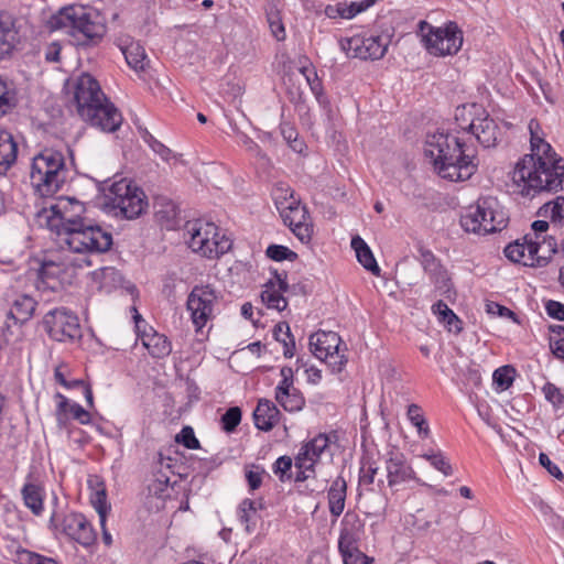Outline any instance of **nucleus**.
<instances>
[{"label": "nucleus", "instance_id": "1", "mask_svg": "<svg viewBox=\"0 0 564 564\" xmlns=\"http://www.w3.org/2000/svg\"><path fill=\"white\" fill-rule=\"evenodd\" d=\"M50 226L56 229L59 242L75 253H83V263L93 265L91 256L108 251L112 236L100 226L89 225L82 217L85 205L72 197H58L50 207Z\"/></svg>", "mask_w": 564, "mask_h": 564}, {"label": "nucleus", "instance_id": "2", "mask_svg": "<svg viewBox=\"0 0 564 564\" xmlns=\"http://www.w3.org/2000/svg\"><path fill=\"white\" fill-rule=\"evenodd\" d=\"M531 130V151L519 160L511 173L514 192L534 197L542 192H557L564 182V159L550 143Z\"/></svg>", "mask_w": 564, "mask_h": 564}, {"label": "nucleus", "instance_id": "3", "mask_svg": "<svg viewBox=\"0 0 564 564\" xmlns=\"http://www.w3.org/2000/svg\"><path fill=\"white\" fill-rule=\"evenodd\" d=\"M436 131L426 135L424 153L442 178L459 182L469 180L478 169V159L463 137Z\"/></svg>", "mask_w": 564, "mask_h": 564}, {"label": "nucleus", "instance_id": "4", "mask_svg": "<svg viewBox=\"0 0 564 564\" xmlns=\"http://www.w3.org/2000/svg\"><path fill=\"white\" fill-rule=\"evenodd\" d=\"M67 93L79 117L104 132H115L122 123L118 108L102 91L99 82L88 73L70 78L66 83Z\"/></svg>", "mask_w": 564, "mask_h": 564}, {"label": "nucleus", "instance_id": "5", "mask_svg": "<svg viewBox=\"0 0 564 564\" xmlns=\"http://www.w3.org/2000/svg\"><path fill=\"white\" fill-rule=\"evenodd\" d=\"M51 31L64 30L73 36L76 45H90L99 42L106 34L104 18L97 10L84 6L62 8L47 20Z\"/></svg>", "mask_w": 564, "mask_h": 564}, {"label": "nucleus", "instance_id": "6", "mask_svg": "<svg viewBox=\"0 0 564 564\" xmlns=\"http://www.w3.org/2000/svg\"><path fill=\"white\" fill-rule=\"evenodd\" d=\"M508 215L498 199L492 196L480 197L476 205L469 206L460 216V225L467 232L488 235L502 230Z\"/></svg>", "mask_w": 564, "mask_h": 564}, {"label": "nucleus", "instance_id": "7", "mask_svg": "<svg viewBox=\"0 0 564 564\" xmlns=\"http://www.w3.org/2000/svg\"><path fill=\"white\" fill-rule=\"evenodd\" d=\"M31 183L42 196L54 195L66 181L64 155L45 149L34 156L31 166Z\"/></svg>", "mask_w": 564, "mask_h": 564}, {"label": "nucleus", "instance_id": "8", "mask_svg": "<svg viewBox=\"0 0 564 564\" xmlns=\"http://www.w3.org/2000/svg\"><path fill=\"white\" fill-rule=\"evenodd\" d=\"M455 120L463 133H471L484 148L496 147L501 137L495 119L476 104L457 107Z\"/></svg>", "mask_w": 564, "mask_h": 564}, {"label": "nucleus", "instance_id": "9", "mask_svg": "<svg viewBox=\"0 0 564 564\" xmlns=\"http://www.w3.org/2000/svg\"><path fill=\"white\" fill-rule=\"evenodd\" d=\"M275 205L284 225L303 243H308L313 236V223L305 205L294 198V191L290 187L275 188Z\"/></svg>", "mask_w": 564, "mask_h": 564}, {"label": "nucleus", "instance_id": "10", "mask_svg": "<svg viewBox=\"0 0 564 564\" xmlns=\"http://www.w3.org/2000/svg\"><path fill=\"white\" fill-rule=\"evenodd\" d=\"M187 228L189 248L203 257L215 259L231 248V240L221 235L213 223L197 220L188 224Z\"/></svg>", "mask_w": 564, "mask_h": 564}, {"label": "nucleus", "instance_id": "11", "mask_svg": "<svg viewBox=\"0 0 564 564\" xmlns=\"http://www.w3.org/2000/svg\"><path fill=\"white\" fill-rule=\"evenodd\" d=\"M104 205L113 210L118 209L128 219H133L142 214L147 203L139 187L127 180H120L112 183L105 192Z\"/></svg>", "mask_w": 564, "mask_h": 564}, {"label": "nucleus", "instance_id": "12", "mask_svg": "<svg viewBox=\"0 0 564 564\" xmlns=\"http://www.w3.org/2000/svg\"><path fill=\"white\" fill-rule=\"evenodd\" d=\"M422 40L430 54L446 56L456 54L463 44V33L456 23L434 28L425 21L419 23Z\"/></svg>", "mask_w": 564, "mask_h": 564}, {"label": "nucleus", "instance_id": "13", "mask_svg": "<svg viewBox=\"0 0 564 564\" xmlns=\"http://www.w3.org/2000/svg\"><path fill=\"white\" fill-rule=\"evenodd\" d=\"M361 528L362 523L356 514L347 513L344 517L338 539V550L344 564H371L372 562V558L358 549Z\"/></svg>", "mask_w": 564, "mask_h": 564}, {"label": "nucleus", "instance_id": "14", "mask_svg": "<svg viewBox=\"0 0 564 564\" xmlns=\"http://www.w3.org/2000/svg\"><path fill=\"white\" fill-rule=\"evenodd\" d=\"M341 339L334 332L319 330L310 337V348L313 355L326 362L334 373L340 372L347 359L340 350Z\"/></svg>", "mask_w": 564, "mask_h": 564}, {"label": "nucleus", "instance_id": "15", "mask_svg": "<svg viewBox=\"0 0 564 564\" xmlns=\"http://www.w3.org/2000/svg\"><path fill=\"white\" fill-rule=\"evenodd\" d=\"M219 292L210 284L195 285L188 294L186 306L197 330L202 329L214 317Z\"/></svg>", "mask_w": 564, "mask_h": 564}, {"label": "nucleus", "instance_id": "16", "mask_svg": "<svg viewBox=\"0 0 564 564\" xmlns=\"http://www.w3.org/2000/svg\"><path fill=\"white\" fill-rule=\"evenodd\" d=\"M390 39L388 35H354L339 41L340 48L348 57L360 59H380L384 56Z\"/></svg>", "mask_w": 564, "mask_h": 564}, {"label": "nucleus", "instance_id": "17", "mask_svg": "<svg viewBox=\"0 0 564 564\" xmlns=\"http://www.w3.org/2000/svg\"><path fill=\"white\" fill-rule=\"evenodd\" d=\"M43 325L48 336L56 341H73L82 336L78 317L65 307L47 312Z\"/></svg>", "mask_w": 564, "mask_h": 564}, {"label": "nucleus", "instance_id": "18", "mask_svg": "<svg viewBox=\"0 0 564 564\" xmlns=\"http://www.w3.org/2000/svg\"><path fill=\"white\" fill-rule=\"evenodd\" d=\"M328 446V436L326 434H318L301 447L295 458V468L297 469L295 481H304L310 477L307 471H314V465Z\"/></svg>", "mask_w": 564, "mask_h": 564}, {"label": "nucleus", "instance_id": "19", "mask_svg": "<svg viewBox=\"0 0 564 564\" xmlns=\"http://www.w3.org/2000/svg\"><path fill=\"white\" fill-rule=\"evenodd\" d=\"M63 532L77 543L89 546L96 540V533L91 524L80 513H69L62 522Z\"/></svg>", "mask_w": 564, "mask_h": 564}, {"label": "nucleus", "instance_id": "20", "mask_svg": "<svg viewBox=\"0 0 564 564\" xmlns=\"http://www.w3.org/2000/svg\"><path fill=\"white\" fill-rule=\"evenodd\" d=\"M386 473L390 487L415 478L413 468L408 464L403 453L391 449L386 456Z\"/></svg>", "mask_w": 564, "mask_h": 564}, {"label": "nucleus", "instance_id": "21", "mask_svg": "<svg viewBox=\"0 0 564 564\" xmlns=\"http://www.w3.org/2000/svg\"><path fill=\"white\" fill-rule=\"evenodd\" d=\"M288 282L285 278L275 274L274 280H270L264 284V290L261 292V300L268 308H274L279 312L283 311L288 302L283 297L282 292L288 291Z\"/></svg>", "mask_w": 564, "mask_h": 564}, {"label": "nucleus", "instance_id": "22", "mask_svg": "<svg viewBox=\"0 0 564 564\" xmlns=\"http://www.w3.org/2000/svg\"><path fill=\"white\" fill-rule=\"evenodd\" d=\"M18 43V30L12 14L0 10V61L12 53Z\"/></svg>", "mask_w": 564, "mask_h": 564}, {"label": "nucleus", "instance_id": "23", "mask_svg": "<svg viewBox=\"0 0 564 564\" xmlns=\"http://www.w3.org/2000/svg\"><path fill=\"white\" fill-rule=\"evenodd\" d=\"M88 487L91 490L90 502L99 516L100 525L104 527L110 510V505L107 501L106 486L100 477L91 476L88 479Z\"/></svg>", "mask_w": 564, "mask_h": 564}, {"label": "nucleus", "instance_id": "24", "mask_svg": "<svg viewBox=\"0 0 564 564\" xmlns=\"http://www.w3.org/2000/svg\"><path fill=\"white\" fill-rule=\"evenodd\" d=\"M62 269L55 262H44L36 271L35 286L40 292L57 291L61 286L58 275Z\"/></svg>", "mask_w": 564, "mask_h": 564}, {"label": "nucleus", "instance_id": "25", "mask_svg": "<svg viewBox=\"0 0 564 564\" xmlns=\"http://www.w3.org/2000/svg\"><path fill=\"white\" fill-rule=\"evenodd\" d=\"M280 411L270 400H260L253 411L254 424L259 430L270 431L279 422Z\"/></svg>", "mask_w": 564, "mask_h": 564}, {"label": "nucleus", "instance_id": "26", "mask_svg": "<svg viewBox=\"0 0 564 564\" xmlns=\"http://www.w3.org/2000/svg\"><path fill=\"white\" fill-rule=\"evenodd\" d=\"M529 248H531L533 256V267L545 265L552 256L557 252V243L553 237L543 238L542 241H540V239L533 240V238L530 237Z\"/></svg>", "mask_w": 564, "mask_h": 564}, {"label": "nucleus", "instance_id": "27", "mask_svg": "<svg viewBox=\"0 0 564 564\" xmlns=\"http://www.w3.org/2000/svg\"><path fill=\"white\" fill-rule=\"evenodd\" d=\"M35 306L36 302L31 296L21 294L13 301L7 317L14 324H23L33 316Z\"/></svg>", "mask_w": 564, "mask_h": 564}, {"label": "nucleus", "instance_id": "28", "mask_svg": "<svg viewBox=\"0 0 564 564\" xmlns=\"http://www.w3.org/2000/svg\"><path fill=\"white\" fill-rule=\"evenodd\" d=\"M18 155V144L11 133L0 130V175L6 174L14 164Z\"/></svg>", "mask_w": 564, "mask_h": 564}, {"label": "nucleus", "instance_id": "29", "mask_svg": "<svg viewBox=\"0 0 564 564\" xmlns=\"http://www.w3.org/2000/svg\"><path fill=\"white\" fill-rule=\"evenodd\" d=\"M376 0H362L360 2H351L349 6L345 3L329 4L325 8V14L329 19L344 18L351 19L375 3Z\"/></svg>", "mask_w": 564, "mask_h": 564}, {"label": "nucleus", "instance_id": "30", "mask_svg": "<svg viewBox=\"0 0 564 564\" xmlns=\"http://www.w3.org/2000/svg\"><path fill=\"white\" fill-rule=\"evenodd\" d=\"M347 484L343 477H337L328 490V507L333 517H339L345 508Z\"/></svg>", "mask_w": 564, "mask_h": 564}, {"label": "nucleus", "instance_id": "31", "mask_svg": "<svg viewBox=\"0 0 564 564\" xmlns=\"http://www.w3.org/2000/svg\"><path fill=\"white\" fill-rule=\"evenodd\" d=\"M351 248L355 250L359 263L373 275L379 276L380 268L365 240L359 236L354 237L351 239Z\"/></svg>", "mask_w": 564, "mask_h": 564}, {"label": "nucleus", "instance_id": "32", "mask_svg": "<svg viewBox=\"0 0 564 564\" xmlns=\"http://www.w3.org/2000/svg\"><path fill=\"white\" fill-rule=\"evenodd\" d=\"M143 346L154 358H163L169 356L172 348L167 338L156 332L144 333L141 337Z\"/></svg>", "mask_w": 564, "mask_h": 564}, {"label": "nucleus", "instance_id": "33", "mask_svg": "<svg viewBox=\"0 0 564 564\" xmlns=\"http://www.w3.org/2000/svg\"><path fill=\"white\" fill-rule=\"evenodd\" d=\"M263 505L261 501H256L251 499H245L241 501L238 508V516L241 523L245 525V529L248 533H251L256 530L259 517L258 510L262 509Z\"/></svg>", "mask_w": 564, "mask_h": 564}, {"label": "nucleus", "instance_id": "34", "mask_svg": "<svg viewBox=\"0 0 564 564\" xmlns=\"http://www.w3.org/2000/svg\"><path fill=\"white\" fill-rule=\"evenodd\" d=\"M530 236L527 235L523 239V242H519L518 240L509 243L505 248V256L516 263H521L527 267H533L532 262V252L531 248H529Z\"/></svg>", "mask_w": 564, "mask_h": 564}, {"label": "nucleus", "instance_id": "35", "mask_svg": "<svg viewBox=\"0 0 564 564\" xmlns=\"http://www.w3.org/2000/svg\"><path fill=\"white\" fill-rule=\"evenodd\" d=\"M21 495L25 507L29 508L33 514L40 516L43 512L44 492L41 486L26 482L21 490Z\"/></svg>", "mask_w": 564, "mask_h": 564}, {"label": "nucleus", "instance_id": "36", "mask_svg": "<svg viewBox=\"0 0 564 564\" xmlns=\"http://www.w3.org/2000/svg\"><path fill=\"white\" fill-rule=\"evenodd\" d=\"M122 52L128 65L135 72H143L149 66L150 61L147 57L143 46L139 43H130Z\"/></svg>", "mask_w": 564, "mask_h": 564}, {"label": "nucleus", "instance_id": "37", "mask_svg": "<svg viewBox=\"0 0 564 564\" xmlns=\"http://www.w3.org/2000/svg\"><path fill=\"white\" fill-rule=\"evenodd\" d=\"M149 494L160 499L170 497L172 486L171 478L167 473H153V480L148 486Z\"/></svg>", "mask_w": 564, "mask_h": 564}, {"label": "nucleus", "instance_id": "38", "mask_svg": "<svg viewBox=\"0 0 564 564\" xmlns=\"http://www.w3.org/2000/svg\"><path fill=\"white\" fill-rule=\"evenodd\" d=\"M432 311L435 315L438 316V319L441 322L445 323L448 326L449 330H462L460 319L443 301H438L435 304H433Z\"/></svg>", "mask_w": 564, "mask_h": 564}, {"label": "nucleus", "instance_id": "39", "mask_svg": "<svg viewBox=\"0 0 564 564\" xmlns=\"http://www.w3.org/2000/svg\"><path fill=\"white\" fill-rule=\"evenodd\" d=\"M539 216L550 217L553 223L564 225V196L544 204L538 212Z\"/></svg>", "mask_w": 564, "mask_h": 564}, {"label": "nucleus", "instance_id": "40", "mask_svg": "<svg viewBox=\"0 0 564 564\" xmlns=\"http://www.w3.org/2000/svg\"><path fill=\"white\" fill-rule=\"evenodd\" d=\"M276 402L288 412H296L305 405V399L299 389L275 397Z\"/></svg>", "mask_w": 564, "mask_h": 564}, {"label": "nucleus", "instance_id": "41", "mask_svg": "<svg viewBox=\"0 0 564 564\" xmlns=\"http://www.w3.org/2000/svg\"><path fill=\"white\" fill-rule=\"evenodd\" d=\"M57 397L61 399V402L58 404V412L68 411L73 415V417L80 424H88L90 422L91 417L89 412L86 411L80 404H69L67 399L59 393L57 394Z\"/></svg>", "mask_w": 564, "mask_h": 564}, {"label": "nucleus", "instance_id": "42", "mask_svg": "<svg viewBox=\"0 0 564 564\" xmlns=\"http://www.w3.org/2000/svg\"><path fill=\"white\" fill-rule=\"evenodd\" d=\"M14 561L18 564H58L53 557L43 556L21 547L15 551Z\"/></svg>", "mask_w": 564, "mask_h": 564}, {"label": "nucleus", "instance_id": "43", "mask_svg": "<svg viewBox=\"0 0 564 564\" xmlns=\"http://www.w3.org/2000/svg\"><path fill=\"white\" fill-rule=\"evenodd\" d=\"M267 20L271 34L278 41H284L286 37L285 28L282 22L281 13L275 7H271L267 10Z\"/></svg>", "mask_w": 564, "mask_h": 564}, {"label": "nucleus", "instance_id": "44", "mask_svg": "<svg viewBox=\"0 0 564 564\" xmlns=\"http://www.w3.org/2000/svg\"><path fill=\"white\" fill-rule=\"evenodd\" d=\"M514 375L516 369L512 366H502L495 370L492 381L500 390L503 391L512 386Z\"/></svg>", "mask_w": 564, "mask_h": 564}, {"label": "nucleus", "instance_id": "45", "mask_svg": "<svg viewBox=\"0 0 564 564\" xmlns=\"http://www.w3.org/2000/svg\"><path fill=\"white\" fill-rule=\"evenodd\" d=\"M408 419L417 429L420 435L427 437L430 429L422 413V409L417 404H411L408 408Z\"/></svg>", "mask_w": 564, "mask_h": 564}, {"label": "nucleus", "instance_id": "46", "mask_svg": "<svg viewBox=\"0 0 564 564\" xmlns=\"http://www.w3.org/2000/svg\"><path fill=\"white\" fill-rule=\"evenodd\" d=\"M283 139L289 143L293 151L302 153L305 145L304 142L299 140L297 130L289 122H283L280 126Z\"/></svg>", "mask_w": 564, "mask_h": 564}, {"label": "nucleus", "instance_id": "47", "mask_svg": "<svg viewBox=\"0 0 564 564\" xmlns=\"http://www.w3.org/2000/svg\"><path fill=\"white\" fill-rule=\"evenodd\" d=\"M432 282L435 284V288L443 294L449 296V293L453 290V284L449 278L447 270L444 268L438 269L437 271L430 274Z\"/></svg>", "mask_w": 564, "mask_h": 564}, {"label": "nucleus", "instance_id": "48", "mask_svg": "<svg viewBox=\"0 0 564 564\" xmlns=\"http://www.w3.org/2000/svg\"><path fill=\"white\" fill-rule=\"evenodd\" d=\"M419 260L424 269V271L430 275L438 269L443 268L440 261L435 258L434 253L424 248L423 246L419 247Z\"/></svg>", "mask_w": 564, "mask_h": 564}, {"label": "nucleus", "instance_id": "49", "mask_svg": "<svg viewBox=\"0 0 564 564\" xmlns=\"http://www.w3.org/2000/svg\"><path fill=\"white\" fill-rule=\"evenodd\" d=\"M265 254L268 258L274 261H294L297 259V253L281 245H270L267 248Z\"/></svg>", "mask_w": 564, "mask_h": 564}, {"label": "nucleus", "instance_id": "50", "mask_svg": "<svg viewBox=\"0 0 564 564\" xmlns=\"http://www.w3.org/2000/svg\"><path fill=\"white\" fill-rule=\"evenodd\" d=\"M142 139L162 160L170 161L174 156L171 149L156 140L149 131H144Z\"/></svg>", "mask_w": 564, "mask_h": 564}, {"label": "nucleus", "instance_id": "51", "mask_svg": "<svg viewBox=\"0 0 564 564\" xmlns=\"http://www.w3.org/2000/svg\"><path fill=\"white\" fill-rule=\"evenodd\" d=\"M241 421V410L238 406L229 408L221 416L223 429L232 432Z\"/></svg>", "mask_w": 564, "mask_h": 564}, {"label": "nucleus", "instance_id": "52", "mask_svg": "<svg viewBox=\"0 0 564 564\" xmlns=\"http://www.w3.org/2000/svg\"><path fill=\"white\" fill-rule=\"evenodd\" d=\"M280 375L282 380L275 388V397H279V394H285L288 391L296 389L294 387L293 370L291 367H282Z\"/></svg>", "mask_w": 564, "mask_h": 564}, {"label": "nucleus", "instance_id": "53", "mask_svg": "<svg viewBox=\"0 0 564 564\" xmlns=\"http://www.w3.org/2000/svg\"><path fill=\"white\" fill-rule=\"evenodd\" d=\"M542 392L545 399L553 404V406L560 409L564 405V395L561 390L552 382H546Z\"/></svg>", "mask_w": 564, "mask_h": 564}, {"label": "nucleus", "instance_id": "54", "mask_svg": "<svg viewBox=\"0 0 564 564\" xmlns=\"http://www.w3.org/2000/svg\"><path fill=\"white\" fill-rule=\"evenodd\" d=\"M175 441L183 444L188 449L199 448V441L196 438L191 426H184L176 435Z\"/></svg>", "mask_w": 564, "mask_h": 564}, {"label": "nucleus", "instance_id": "55", "mask_svg": "<svg viewBox=\"0 0 564 564\" xmlns=\"http://www.w3.org/2000/svg\"><path fill=\"white\" fill-rule=\"evenodd\" d=\"M423 457L426 458L434 468L443 473L445 476H451L453 474L451 464L442 454H424Z\"/></svg>", "mask_w": 564, "mask_h": 564}, {"label": "nucleus", "instance_id": "56", "mask_svg": "<svg viewBox=\"0 0 564 564\" xmlns=\"http://www.w3.org/2000/svg\"><path fill=\"white\" fill-rule=\"evenodd\" d=\"M292 459L289 456H281L276 459L273 466V471L279 476L281 481L291 478Z\"/></svg>", "mask_w": 564, "mask_h": 564}, {"label": "nucleus", "instance_id": "57", "mask_svg": "<svg viewBox=\"0 0 564 564\" xmlns=\"http://www.w3.org/2000/svg\"><path fill=\"white\" fill-rule=\"evenodd\" d=\"M177 460L170 456H164L163 454H159V458L154 466L155 474L167 473L169 476L174 475V468L176 467Z\"/></svg>", "mask_w": 564, "mask_h": 564}, {"label": "nucleus", "instance_id": "58", "mask_svg": "<svg viewBox=\"0 0 564 564\" xmlns=\"http://www.w3.org/2000/svg\"><path fill=\"white\" fill-rule=\"evenodd\" d=\"M13 107V98L7 84L0 79V117Z\"/></svg>", "mask_w": 564, "mask_h": 564}, {"label": "nucleus", "instance_id": "59", "mask_svg": "<svg viewBox=\"0 0 564 564\" xmlns=\"http://www.w3.org/2000/svg\"><path fill=\"white\" fill-rule=\"evenodd\" d=\"M378 467L373 466V464H364L360 468L359 474V485L360 486H370L375 481V477L377 475Z\"/></svg>", "mask_w": 564, "mask_h": 564}, {"label": "nucleus", "instance_id": "60", "mask_svg": "<svg viewBox=\"0 0 564 564\" xmlns=\"http://www.w3.org/2000/svg\"><path fill=\"white\" fill-rule=\"evenodd\" d=\"M539 462L556 479L564 480V474L561 471L557 465L552 463L545 453H541L539 455Z\"/></svg>", "mask_w": 564, "mask_h": 564}, {"label": "nucleus", "instance_id": "61", "mask_svg": "<svg viewBox=\"0 0 564 564\" xmlns=\"http://www.w3.org/2000/svg\"><path fill=\"white\" fill-rule=\"evenodd\" d=\"M545 308L551 317L564 321V304L556 301H549Z\"/></svg>", "mask_w": 564, "mask_h": 564}, {"label": "nucleus", "instance_id": "62", "mask_svg": "<svg viewBox=\"0 0 564 564\" xmlns=\"http://www.w3.org/2000/svg\"><path fill=\"white\" fill-rule=\"evenodd\" d=\"M263 470H248L246 478L251 490H257L262 482Z\"/></svg>", "mask_w": 564, "mask_h": 564}, {"label": "nucleus", "instance_id": "63", "mask_svg": "<svg viewBox=\"0 0 564 564\" xmlns=\"http://www.w3.org/2000/svg\"><path fill=\"white\" fill-rule=\"evenodd\" d=\"M487 311H488V313H492V314L497 313L500 316L510 317L513 321H517L514 312H512L508 307L502 306L500 304L490 303V304L487 305Z\"/></svg>", "mask_w": 564, "mask_h": 564}, {"label": "nucleus", "instance_id": "64", "mask_svg": "<svg viewBox=\"0 0 564 564\" xmlns=\"http://www.w3.org/2000/svg\"><path fill=\"white\" fill-rule=\"evenodd\" d=\"M273 335L278 341H282V339L291 338L292 334H291L289 324L285 322L278 323L274 326Z\"/></svg>", "mask_w": 564, "mask_h": 564}]
</instances>
